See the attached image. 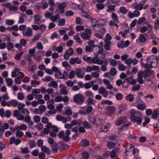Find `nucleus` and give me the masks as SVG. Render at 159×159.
<instances>
[{
    "mask_svg": "<svg viewBox=\"0 0 159 159\" xmlns=\"http://www.w3.org/2000/svg\"><path fill=\"white\" fill-rule=\"evenodd\" d=\"M84 94L86 96L89 98H93L94 97L93 93L90 91H86L85 93Z\"/></svg>",
    "mask_w": 159,
    "mask_h": 159,
    "instance_id": "nucleus-52",
    "label": "nucleus"
},
{
    "mask_svg": "<svg viewBox=\"0 0 159 159\" xmlns=\"http://www.w3.org/2000/svg\"><path fill=\"white\" fill-rule=\"evenodd\" d=\"M103 60H100L97 57H94L92 58V63L97 64L98 65L102 64Z\"/></svg>",
    "mask_w": 159,
    "mask_h": 159,
    "instance_id": "nucleus-33",
    "label": "nucleus"
},
{
    "mask_svg": "<svg viewBox=\"0 0 159 159\" xmlns=\"http://www.w3.org/2000/svg\"><path fill=\"white\" fill-rule=\"evenodd\" d=\"M116 109L113 106H110L107 109V114L110 116H111L115 112Z\"/></svg>",
    "mask_w": 159,
    "mask_h": 159,
    "instance_id": "nucleus-24",
    "label": "nucleus"
},
{
    "mask_svg": "<svg viewBox=\"0 0 159 159\" xmlns=\"http://www.w3.org/2000/svg\"><path fill=\"white\" fill-rule=\"evenodd\" d=\"M93 30L95 31H99L100 29L102 27L101 25H100L99 24H96L95 25L92 26Z\"/></svg>",
    "mask_w": 159,
    "mask_h": 159,
    "instance_id": "nucleus-53",
    "label": "nucleus"
},
{
    "mask_svg": "<svg viewBox=\"0 0 159 159\" xmlns=\"http://www.w3.org/2000/svg\"><path fill=\"white\" fill-rule=\"evenodd\" d=\"M127 108L126 105L125 104H122L119 105L118 109L121 113L122 111L125 110Z\"/></svg>",
    "mask_w": 159,
    "mask_h": 159,
    "instance_id": "nucleus-43",
    "label": "nucleus"
},
{
    "mask_svg": "<svg viewBox=\"0 0 159 159\" xmlns=\"http://www.w3.org/2000/svg\"><path fill=\"white\" fill-rule=\"evenodd\" d=\"M126 119V117H121L120 119H117L115 122V124L116 126H119L125 122Z\"/></svg>",
    "mask_w": 159,
    "mask_h": 159,
    "instance_id": "nucleus-23",
    "label": "nucleus"
},
{
    "mask_svg": "<svg viewBox=\"0 0 159 159\" xmlns=\"http://www.w3.org/2000/svg\"><path fill=\"white\" fill-rule=\"evenodd\" d=\"M141 112L135 110L134 109H132L130 110V116L134 115L136 116L137 115H141Z\"/></svg>",
    "mask_w": 159,
    "mask_h": 159,
    "instance_id": "nucleus-42",
    "label": "nucleus"
},
{
    "mask_svg": "<svg viewBox=\"0 0 159 159\" xmlns=\"http://www.w3.org/2000/svg\"><path fill=\"white\" fill-rule=\"evenodd\" d=\"M81 59L79 57H72L70 60V63L72 65L80 64L81 63Z\"/></svg>",
    "mask_w": 159,
    "mask_h": 159,
    "instance_id": "nucleus-21",
    "label": "nucleus"
},
{
    "mask_svg": "<svg viewBox=\"0 0 159 159\" xmlns=\"http://www.w3.org/2000/svg\"><path fill=\"white\" fill-rule=\"evenodd\" d=\"M99 94H102L104 97H107L108 94V93L106 89L103 87H101L98 90Z\"/></svg>",
    "mask_w": 159,
    "mask_h": 159,
    "instance_id": "nucleus-19",
    "label": "nucleus"
},
{
    "mask_svg": "<svg viewBox=\"0 0 159 159\" xmlns=\"http://www.w3.org/2000/svg\"><path fill=\"white\" fill-rule=\"evenodd\" d=\"M107 145L109 148L112 149L116 146V144L111 142H108L107 143Z\"/></svg>",
    "mask_w": 159,
    "mask_h": 159,
    "instance_id": "nucleus-64",
    "label": "nucleus"
},
{
    "mask_svg": "<svg viewBox=\"0 0 159 159\" xmlns=\"http://www.w3.org/2000/svg\"><path fill=\"white\" fill-rule=\"evenodd\" d=\"M41 92L40 89H34L32 92V94L34 96H36V94H39Z\"/></svg>",
    "mask_w": 159,
    "mask_h": 159,
    "instance_id": "nucleus-62",
    "label": "nucleus"
},
{
    "mask_svg": "<svg viewBox=\"0 0 159 159\" xmlns=\"http://www.w3.org/2000/svg\"><path fill=\"white\" fill-rule=\"evenodd\" d=\"M23 35L27 37H29L32 35L33 30L30 27H28L23 32Z\"/></svg>",
    "mask_w": 159,
    "mask_h": 159,
    "instance_id": "nucleus-18",
    "label": "nucleus"
},
{
    "mask_svg": "<svg viewBox=\"0 0 159 159\" xmlns=\"http://www.w3.org/2000/svg\"><path fill=\"white\" fill-rule=\"evenodd\" d=\"M92 51L94 55L97 56L102 53V48L99 46H95L93 48Z\"/></svg>",
    "mask_w": 159,
    "mask_h": 159,
    "instance_id": "nucleus-17",
    "label": "nucleus"
},
{
    "mask_svg": "<svg viewBox=\"0 0 159 159\" xmlns=\"http://www.w3.org/2000/svg\"><path fill=\"white\" fill-rule=\"evenodd\" d=\"M89 120L93 124L96 125L97 126L101 125V123L103 121V120L99 119L97 116L91 118Z\"/></svg>",
    "mask_w": 159,
    "mask_h": 159,
    "instance_id": "nucleus-9",
    "label": "nucleus"
},
{
    "mask_svg": "<svg viewBox=\"0 0 159 159\" xmlns=\"http://www.w3.org/2000/svg\"><path fill=\"white\" fill-rule=\"evenodd\" d=\"M92 31L89 29H85L84 32L81 33L80 34L81 37L84 40H89L91 37Z\"/></svg>",
    "mask_w": 159,
    "mask_h": 159,
    "instance_id": "nucleus-6",
    "label": "nucleus"
},
{
    "mask_svg": "<svg viewBox=\"0 0 159 159\" xmlns=\"http://www.w3.org/2000/svg\"><path fill=\"white\" fill-rule=\"evenodd\" d=\"M62 66L67 70H69L70 69L71 66L68 61H63L62 62Z\"/></svg>",
    "mask_w": 159,
    "mask_h": 159,
    "instance_id": "nucleus-46",
    "label": "nucleus"
},
{
    "mask_svg": "<svg viewBox=\"0 0 159 159\" xmlns=\"http://www.w3.org/2000/svg\"><path fill=\"white\" fill-rule=\"evenodd\" d=\"M54 101H52V99H51L47 102V107L49 109H52L55 106L53 105Z\"/></svg>",
    "mask_w": 159,
    "mask_h": 159,
    "instance_id": "nucleus-38",
    "label": "nucleus"
},
{
    "mask_svg": "<svg viewBox=\"0 0 159 159\" xmlns=\"http://www.w3.org/2000/svg\"><path fill=\"white\" fill-rule=\"evenodd\" d=\"M83 59L84 60L87 61L89 64L92 63V58L90 57H89L86 55H84L83 57Z\"/></svg>",
    "mask_w": 159,
    "mask_h": 159,
    "instance_id": "nucleus-47",
    "label": "nucleus"
},
{
    "mask_svg": "<svg viewBox=\"0 0 159 159\" xmlns=\"http://www.w3.org/2000/svg\"><path fill=\"white\" fill-rule=\"evenodd\" d=\"M143 4L141 3H139L136 5H134L133 7L134 9L138 10H141L143 8Z\"/></svg>",
    "mask_w": 159,
    "mask_h": 159,
    "instance_id": "nucleus-63",
    "label": "nucleus"
},
{
    "mask_svg": "<svg viewBox=\"0 0 159 159\" xmlns=\"http://www.w3.org/2000/svg\"><path fill=\"white\" fill-rule=\"evenodd\" d=\"M89 144V142L86 140H83L80 142V145L82 146L86 147Z\"/></svg>",
    "mask_w": 159,
    "mask_h": 159,
    "instance_id": "nucleus-54",
    "label": "nucleus"
},
{
    "mask_svg": "<svg viewBox=\"0 0 159 159\" xmlns=\"http://www.w3.org/2000/svg\"><path fill=\"white\" fill-rule=\"evenodd\" d=\"M5 80L8 86L10 87L12 85L13 80L11 79L7 78Z\"/></svg>",
    "mask_w": 159,
    "mask_h": 159,
    "instance_id": "nucleus-57",
    "label": "nucleus"
},
{
    "mask_svg": "<svg viewBox=\"0 0 159 159\" xmlns=\"http://www.w3.org/2000/svg\"><path fill=\"white\" fill-rule=\"evenodd\" d=\"M72 111L71 108L69 106H67L65 108V111L63 113L64 115L71 116L72 115Z\"/></svg>",
    "mask_w": 159,
    "mask_h": 159,
    "instance_id": "nucleus-26",
    "label": "nucleus"
},
{
    "mask_svg": "<svg viewBox=\"0 0 159 159\" xmlns=\"http://www.w3.org/2000/svg\"><path fill=\"white\" fill-rule=\"evenodd\" d=\"M74 54L73 49L71 48H69L65 52L64 57L65 59L68 60L70 56Z\"/></svg>",
    "mask_w": 159,
    "mask_h": 159,
    "instance_id": "nucleus-12",
    "label": "nucleus"
},
{
    "mask_svg": "<svg viewBox=\"0 0 159 159\" xmlns=\"http://www.w3.org/2000/svg\"><path fill=\"white\" fill-rule=\"evenodd\" d=\"M41 150L42 151L46 153L48 155H49L50 153V149L46 146L42 147Z\"/></svg>",
    "mask_w": 159,
    "mask_h": 159,
    "instance_id": "nucleus-55",
    "label": "nucleus"
},
{
    "mask_svg": "<svg viewBox=\"0 0 159 159\" xmlns=\"http://www.w3.org/2000/svg\"><path fill=\"white\" fill-rule=\"evenodd\" d=\"M40 52V51H38L33 57L34 60L36 62H39L41 61V56L39 54Z\"/></svg>",
    "mask_w": 159,
    "mask_h": 159,
    "instance_id": "nucleus-36",
    "label": "nucleus"
},
{
    "mask_svg": "<svg viewBox=\"0 0 159 159\" xmlns=\"http://www.w3.org/2000/svg\"><path fill=\"white\" fill-rule=\"evenodd\" d=\"M49 87H53L55 88L58 87L57 82L55 81H52L48 84Z\"/></svg>",
    "mask_w": 159,
    "mask_h": 159,
    "instance_id": "nucleus-58",
    "label": "nucleus"
},
{
    "mask_svg": "<svg viewBox=\"0 0 159 159\" xmlns=\"http://www.w3.org/2000/svg\"><path fill=\"white\" fill-rule=\"evenodd\" d=\"M130 43V42L129 40H127L124 42L120 41L117 43V47L119 48L122 49L128 47Z\"/></svg>",
    "mask_w": 159,
    "mask_h": 159,
    "instance_id": "nucleus-13",
    "label": "nucleus"
},
{
    "mask_svg": "<svg viewBox=\"0 0 159 159\" xmlns=\"http://www.w3.org/2000/svg\"><path fill=\"white\" fill-rule=\"evenodd\" d=\"M52 101L56 102H59L63 101L66 102L69 101V98L67 96L62 97V96H58L56 97L54 99H52Z\"/></svg>",
    "mask_w": 159,
    "mask_h": 159,
    "instance_id": "nucleus-10",
    "label": "nucleus"
},
{
    "mask_svg": "<svg viewBox=\"0 0 159 159\" xmlns=\"http://www.w3.org/2000/svg\"><path fill=\"white\" fill-rule=\"evenodd\" d=\"M46 127L47 128L50 129V130L52 129L55 132H57L58 131L57 127L56 125H52V124L50 122H49L47 124Z\"/></svg>",
    "mask_w": 159,
    "mask_h": 159,
    "instance_id": "nucleus-25",
    "label": "nucleus"
},
{
    "mask_svg": "<svg viewBox=\"0 0 159 159\" xmlns=\"http://www.w3.org/2000/svg\"><path fill=\"white\" fill-rule=\"evenodd\" d=\"M133 76H131L125 79L122 84L123 86L125 88H126L129 84H135L136 81L135 79H133Z\"/></svg>",
    "mask_w": 159,
    "mask_h": 159,
    "instance_id": "nucleus-4",
    "label": "nucleus"
},
{
    "mask_svg": "<svg viewBox=\"0 0 159 159\" xmlns=\"http://www.w3.org/2000/svg\"><path fill=\"white\" fill-rule=\"evenodd\" d=\"M70 134V131L69 129H67L65 132L63 130H61L58 134V136L60 138H62L66 141H69L70 139L69 135Z\"/></svg>",
    "mask_w": 159,
    "mask_h": 159,
    "instance_id": "nucleus-2",
    "label": "nucleus"
},
{
    "mask_svg": "<svg viewBox=\"0 0 159 159\" xmlns=\"http://www.w3.org/2000/svg\"><path fill=\"white\" fill-rule=\"evenodd\" d=\"M24 120L26 123L30 125H33L34 124V122L31 120L30 117L29 116H27L25 118L24 117Z\"/></svg>",
    "mask_w": 159,
    "mask_h": 159,
    "instance_id": "nucleus-37",
    "label": "nucleus"
},
{
    "mask_svg": "<svg viewBox=\"0 0 159 159\" xmlns=\"http://www.w3.org/2000/svg\"><path fill=\"white\" fill-rule=\"evenodd\" d=\"M158 62V59L154 55L149 56L147 59V63L144 64L141 62V66L147 69H150L152 67H155Z\"/></svg>",
    "mask_w": 159,
    "mask_h": 159,
    "instance_id": "nucleus-1",
    "label": "nucleus"
},
{
    "mask_svg": "<svg viewBox=\"0 0 159 159\" xmlns=\"http://www.w3.org/2000/svg\"><path fill=\"white\" fill-rule=\"evenodd\" d=\"M136 107L137 108L140 110H144L147 107V105L145 103H139L138 104Z\"/></svg>",
    "mask_w": 159,
    "mask_h": 159,
    "instance_id": "nucleus-39",
    "label": "nucleus"
},
{
    "mask_svg": "<svg viewBox=\"0 0 159 159\" xmlns=\"http://www.w3.org/2000/svg\"><path fill=\"white\" fill-rule=\"evenodd\" d=\"M60 19V16L59 15H57L51 17V20L53 22H56Z\"/></svg>",
    "mask_w": 159,
    "mask_h": 159,
    "instance_id": "nucleus-51",
    "label": "nucleus"
},
{
    "mask_svg": "<svg viewBox=\"0 0 159 159\" xmlns=\"http://www.w3.org/2000/svg\"><path fill=\"white\" fill-rule=\"evenodd\" d=\"M154 72L153 71L148 70L144 72V78L147 79V78L151 75H153Z\"/></svg>",
    "mask_w": 159,
    "mask_h": 159,
    "instance_id": "nucleus-40",
    "label": "nucleus"
},
{
    "mask_svg": "<svg viewBox=\"0 0 159 159\" xmlns=\"http://www.w3.org/2000/svg\"><path fill=\"white\" fill-rule=\"evenodd\" d=\"M15 128L20 130H25L27 129V126L25 124H22L20 126L16 127Z\"/></svg>",
    "mask_w": 159,
    "mask_h": 159,
    "instance_id": "nucleus-56",
    "label": "nucleus"
},
{
    "mask_svg": "<svg viewBox=\"0 0 159 159\" xmlns=\"http://www.w3.org/2000/svg\"><path fill=\"white\" fill-rule=\"evenodd\" d=\"M69 30V28H64L59 29L58 31L61 35H63L66 34V31Z\"/></svg>",
    "mask_w": 159,
    "mask_h": 159,
    "instance_id": "nucleus-60",
    "label": "nucleus"
},
{
    "mask_svg": "<svg viewBox=\"0 0 159 159\" xmlns=\"http://www.w3.org/2000/svg\"><path fill=\"white\" fill-rule=\"evenodd\" d=\"M57 113V111L55 110H52L46 111L45 113V115L48 116H49L52 114H55Z\"/></svg>",
    "mask_w": 159,
    "mask_h": 159,
    "instance_id": "nucleus-49",
    "label": "nucleus"
},
{
    "mask_svg": "<svg viewBox=\"0 0 159 159\" xmlns=\"http://www.w3.org/2000/svg\"><path fill=\"white\" fill-rule=\"evenodd\" d=\"M118 68L119 70L123 71L126 69V66L121 63L120 61H119L118 63Z\"/></svg>",
    "mask_w": 159,
    "mask_h": 159,
    "instance_id": "nucleus-45",
    "label": "nucleus"
},
{
    "mask_svg": "<svg viewBox=\"0 0 159 159\" xmlns=\"http://www.w3.org/2000/svg\"><path fill=\"white\" fill-rule=\"evenodd\" d=\"M147 30L149 32H151L152 30V26L149 24L148 25L147 27L145 26H142L140 28V31L141 32L143 33L145 32Z\"/></svg>",
    "mask_w": 159,
    "mask_h": 159,
    "instance_id": "nucleus-22",
    "label": "nucleus"
},
{
    "mask_svg": "<svg viewBox=\"0 0 159 159\" xmlns=\"http://www.w3.org/2000/svg\"><path fill=\"white\" fill-rule=\"evenodd\" d=\"M159 115V108H157L153 112L152 118L154 119H157V116Z\"/></svg>",
    "mask_w": 159,
    "mask_h": 159,
    "instance_id": "nucleus-48",
    "label": "nucleus"
},
{
    "mask_svg": "<svg viewBox=\"0 0 159 159\" xmlns=\"http://www.w3.org/2000/svg\"><path fill=\"white\" fill-rule=\"evenodd\" d=\"M11 76L12 77H15L16 76L23 77L24 76V75L23 73L20 71L19 69L15 68L14 70L11 72Z\"/></svg>",
    "mask_w": 159,
    "mask_h": 159,
    "instance_id": "nucleus-8",
    "label": "nucleus"
},
{
    "mask_svg": "<svg viewBox=\"0 0 159 159\" xmlns=\"http://www.w3.org/2000/svg\"><path fill=\"white\" fill-rule=\"evenodd\" d=\"M32 7L33 8L34 11L36 13L39 12L42 9L39 2L31 5Z\"/></svg>",
    "mask_w": 159,
    "mask_h": 159,
    "instance_id": "nucleus-27",
    "label": "nucleus"
},
{
    "mask_svg": "<svg viewBox=\"0 0 159 159\" xmlns=\"http://www.w3.org/2000/svg\"><path fill=\"white\" fill-rule=\"evenodd\" d=\"M105 44L104 45L105 49L107 50H109L110 49V44L111 43V41H104Z\"/></svg>",
    "mask_w": 159,
    "mask_h": 159,
    "instance_id": "nucleus-50",
    "label": "nucleus"
},
{
    "mask_svg": "<svg viewBox=\"0 0 159 159\" xmlns=\"http://www.w3.org/2000/svg\"><path fill=\"white\" fill-rule=\"evenodd\" d=\"M39 3L42 9H45L48 7V4L46 0H42Z\"/></svg>",
    "mask_w": 159,
    "mask_h": 159,
    "instance_id": "nucleus-31",
    "label": "nucleus"
},
{
    "mask_svg": "<svg viewBox=\"0 0 159 159\" xmlns=\"http://www.w3.org/2000/svg\"><path fill=\"white\" fill-rule=\"evenodd\" d=\"M17 101L16 100H12L7 102V105L8 107L13 106L16 107L17 106Z\"/></svg>",
    "mask_w": 159,
    "mask_h": 159,
    "instance_id": "nucleus-32",
    "label": "nucleus"
},
{
    "mask_svg": "<svg viewBox=\"0 0 159 159\" xmlns=\"http://www.w3.org/2000/svg\"><path fill=\"white\" fill-rule=\"evenodd\" d=\"M103 81L104 83L106 85V87L107 89L110 90L113 89V87L109 80L107 79H104Z\"/></svg>",
    "mask_w": 159,
    "mask_h": 159,
    "instance_id": "nucleus-28",
    "label": "nucleus"
},
{
    "mask_svg": "<svg viewBox=\"0 0 159 159\" xmlns=\"http://www.w3.org/2000/svg\"><path fill=\"white\" fill-rule=\"evenodd\" d=\"M102 63L100 64L102 65L101 69L103 71H105L107 70V66L108 65V62L105 60H103Z\"/></svg>",
    "mask_w": 159,
    "mask_h": 159,
    "instance_id": "nucleus-35",
    "label": "nucleus"
},
{
    "mask_svg": "<svg viewBox=\"0 0 159 159\" xmlns=\"http://www.w3.org/2000/svg\"><path fill=\"white\" fill-rule=\"evenodd\" d=\"M15 130L16 131V136L18 138H21L24 134V132L21 130L15 127Z\"/></svg>",
    "mask_w": 159,
    "mask_h": 159,
    "instance_id": "nucleus-34",
    "label": "nucleus"
},
{
    "mask_svg": "<svg viewBox=\"0 0 159 159\" xmlns=\"http://www.w3.org/2000/svg\"><path fill=\"white\" fill-rule=\"evenodd\" d=\"M99 66L95 65L92 66H88L85 69V71L87 73H89L92 71H99Z\"/></svg>",
    "mask_w": 159,
    "mask_h": 159,
    "instance_id": "nucleus-14",
    "label": "nucleus"
},
{
    "mask_svg": "<svg viewBox=\"0 0 159 159\" xmlns=\"http://www.w3.org/2000/svg\"><path fill=\"white\" fill-rule=\"evenodd\" d=\"M73 100L77 105H81L84 101V98L83 95L80 94H78L74 96Z\"/></svg>",
    "mask_w": 159,
    "mask_h": 159,
    "instance_id": "nucleus-5",
    "label": "nucleus"
},
{
    "mask_svg": "<svg viewBox=\"0 0 159 159\" xmlns=\"http://www.w3.org/2000/svg\"><path fill=\"white\" fill-rule=\"evenodd\" d=\"M55 76L57 78L66 79V78L65 77V76L59 71L55 73Z\"/></svg>",
    "mask_w": 159,
    "mask_h": 159,
    "instance_id": "nucleus-44",
    "label": "nucleus"
},
{
    "mask_svg": "<svg viewBox=\"0 0 159 159\" xmlns=\"http://www.w3.org/2000/svg\"><path fill=\"white\" fill-rule=\"evenodd\" d=\"M140 14V12L137 10H134L133 12L131 11H129L128 14L129 17L130 19L133 18L134 17H139Z\"/></svg>",
    "mask_w": 159,
    "mask_h": 159,
    "instance_id": "nucleus-16",
    "label": "nucleus"
},
{
    "mask_svg": "<svg viewBox=\"0 0 159 159\" xmlns=\"http://www.w3.org/2000/svg\"><path fill=\"white\" fill-rule=\"evenodd\" d=\"M74 39L77 43H79L80 44L82 43V41L81 40L78 35L76 34L74 35Z\"/></svg>",
    "mask_w": 159,
    "mask_h": 159,
    "instance_id": "nucleus-61",
    "label": "nucleus"
},
{
    "mask_svg": "<svg viewBox=\"0 0 159 159\" xmlns=\"http://www.w3.org/2000/svg\"><path fill=\"white\" fill-rule=\"evenodd\" d=\"M56 119L57 121H61L63 123L70 121L71 120V117L70 116L63 117L61 115H59L57 116Z\"/></svg>",
    "mask_w": 159,
    "mask_h": 159,
    "instance_id": "nucleus-7",
    "label": "nucleus"
},
{
    "mask_svg": "<svg viewBox=\"0 0 159 159\" xmlns=\"http://www.w3.org/2000/svg\"><path fill=\"white\" fill-rule=\"evenodd\" d=\"M14 116L18 120H22L24 119V116L17 110L14 111Z\"/></svg>",
    "mask_w": 159,
    "mask_h": 159,
    "instance_id": "nucleus-20",
    "label": "nucleus"
},
{
    "mask_svg": "<svg viewBox=\"0 0 159 159\" xmlns=\"http://www.w3.org/2000/svg\"><path fill=\"white\" fill-rule=\"evenodd\" d=\"M42 17L40 14H38L35 16L34 19V23L37 24H39L41 22V19Z\"/></svg>",
    "mask_w": 159,
    "mask_h": 159,
    "instance_id": "nucleus-29",
    "label": "nucleus"
},
{
    "mask_svg": "<svg viewBox=\"0 0 159 159\" xmlns=\"http://www.w3.org/2000/svg\"><path fill=\"white\" fill-rule=\"evenodd\" d=\"M96 101L93 98H89L86 100V102L88 105H92L95 106L96 105Z\"/></svg>",
    "mask_w": 159,
    "mask_h": 159,
    "instance_id": "nucleus-30",
    "label": "nucleus"
},
{
    "mask_svg": "<svg viewBox=\"0 0 159 159\" xmlns=\"http://www.w3.org/2000/svg\"><path fill=\"white\" fill-rule=\"evenodd\" d=\"M143 116L142 113H141L140 115H133L130 116V119L132 122L136 123L138 125H140L142 121Z\"/></svg>",
    "mask_w": 159,
    "mask_h": 159,
    "instance_id": "nucleus-3",
    "label": "nucleus"
},
{
    "mask_svg": "<svg viewBox=\"0 0 159 159\" xmlns=\"http://www.w3.org/2000/svg\"><path fill=\"white\" fill-rule=\"evenodd\" d=\"M104 121L103 120L101 123L100 130L102 131L107 132L109 130L111 125L110 123L107 122H105L103 125H102V123L104 122Z\"/></svg>",
    "mask_w": 159,
    "mask_h": 159,
    "instance_id": "nucleus-11",
    "label": "nucleus"
},
{
    "mask_svg": "<svg viewBox=\"0 0 159 159\" xmlns=\"http://www.w3.org/2000/svg\"><path fill=\"white\" fill-rule=\"evenodd\" d=\"M94 84V82L93 81H89L88 82L84 84V87L86 89H89L90 88L93 84Z\"/></svg>",
    "mask_w": 159,
    "mask_h": 159,
    "instance_id": "nucleus-41",
    "label": "nucleus"
},
{
    "mask_svg": "<svg viewBox=\"0 0 159 159\" xmlns=\"http://www.w3.org/2000/svg\"><path fill=\"white\" fill-rule=\"evenodd\" d=\"M75 74L78 78H83L85 73L81 69L77 68L75 70Z\"/></svg>",
    "mask_w": 159,
    "mask_h": 159,
    "instance_id": "nucleus-15",
    "label": "nucleus"
},
{
    "mask_svg": "<svg viewBox=\"0 0 159 159\" xmlns=\"http://www.w3.org/2000/svg\"><path fill=\"white\" fill-rule=\"evenodd\" d=\"M22 87L25 90L28 92H30L32 89L31 86L27 85L25 84H23Z\"/></svg>",
    "mask_w": 159,
    "mask_h": 159,
    "instance_id": "nucleus-59",
    "label": "nucleus"
}]
</instances>
